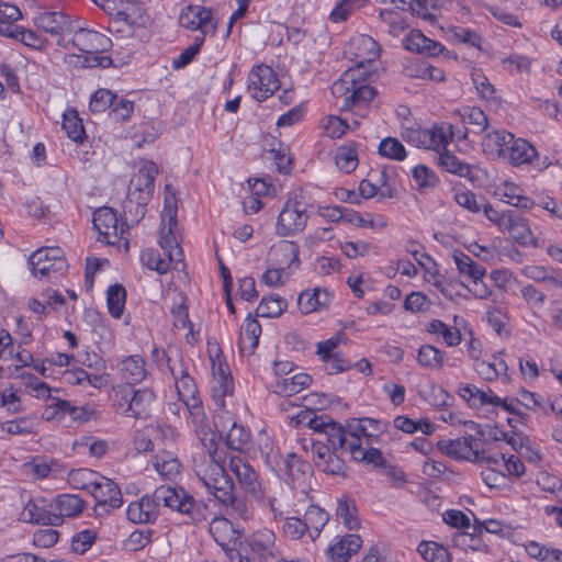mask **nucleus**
<instances>
[{"label":"nucleus","mask_w":562,"mask_h":562,"mask_svg":"<svg viewBox=\"0 0 562 562\" xmlns=\"http://www.w3.org/2000/svg\"><path fill=\"white\" fill-rule=\"evenodd\" d=\"M223 460L215 437H204L202 452L193 456V471L207 493L225 507L227 514L249 520L254 517V507L246 497L234 494L235 484L226 473Z\"/></svg>","instance_id":"obj_1"},{"label":"nucleus","mask_w":562,"mask_h":562,"mask_svg":"<svg viewBox=\"0 0 562 562\" xmlns=\"http://www.w3.org/2000/svg\"><path fill=\"white\" fill-rule=\"evenodd\" d=\"M187 515L192 521L206 519V505L196 502L191 494L182 487L159 486L153 495H145L132 502L126 508V516L134 524H151L159 515V505Z\"/></svg>","instance_id":"obj_2"},{"label":"nucleus","mask_w":562,"mask_h":562,"mask_svg":"<svg viewBox=\"0 0 562 562\" xmlns=\"http://www.w3.org/2000/svg\"><path fill=\"white\" fill-rule=\"evenodd\" d=\"M330 90L340 111H351L355 115L352 126L358 127L359 119H364L369 113V104L376 94L375 89L367 83L359 69H347Z\"/></svg>","instance_id":"obj_3"},{"label":"nucleus","mask_w":562,"mask_h":562,"mask_svg":"<svg viewBox=\"0 0 562 562\" xmlns=\"http://www.w3.org/2000/svg\"><path fill=\"white\" fill-rule=\"evenodd\" d=\"M305 419L308 427L318 436H325L326 441L334 448L347 449L348 452L351 451V446L369 445L367 424L375 423L373 419L364 418L344 428L328 415L317 416L313 411L304 412L302 420Z\"/></svg>","instance_id":"obj_4"},{"label":"nucleus","mask_w":562,"mask_h":562,"mask_svg":"<svg viewBox=\"0 0 562 562\" xmlns=\"http://www.w3.org/2000/svg\"><path fill=\"white\" fill-rule=\"evenodd\" d=\"M168 369L175 379V386L180 401L184 404L191 423L202 442V438L216 435L211 432L207 416L202 406L201 400L198 397V389L194 380L190 376L181 361L172 362L168 359Z\"/></svg>","instance_id":"obj_5"},{"label":"nucleus","mask_w":562,"mask_h":562,"mask_svg":"<svg viewBox=\"0 0 562 562\" xmlns=\"http://www.w3.org/2000/svg\"><path fill=\"white\" fill-rule=\"evenodd\" d=\"M314 209L311 196L303 190L292 192L281 209L276 233L281 237L294 236L304 231Z\"/></svg>","instance_id":"obj_6"},{"label":"nucleus","mask_w":562,"mask_h":562,"mask_svg":"<svg viewBox=\"0 0 562 562\" xmlns=\"http://www.w3.org/2000/svg\"><path fill=\"white\" fill-rule=\"evenodd\" d=\"M158 175V168L155 162L144 160L140 162L137 172L132 177L127 191V204L125 210L131 205H136V213L144 215V207L149 202L154 192V182Z\"/></svg>","instance_id":"obj_7"},{"label":"nucleus","mask_w":562,"mask_h":562,"mask_svg":"<svg viewBox=\"0 0 562 562\" xmlns=\"http://www.w3.org/2000/svg\"><path fill=\"white\" fill-rule=\"evenodd\" d=\"M32 274L38 280L58 279L68 268L64 251L59 247H43L35 250L29 259Z\"/></svg>","instance_id":"obj_8"},{"label":"nucleus","mask_w":562,"mask_h":562,"mask_svg":"<svg viewBox=\"0 0 562 562\" xmlns=\"http://www.w3.org/2000/svg\"><path fill=\"white\" fill-rule=\"evenodd\" d=\"M453 135V127L449 123L434 124L431 128H406L403 133L407 143L439 154L446 150Z\"/></svg>","instance_id":"obj_9"},{"label":"nucleus","mask_w":562,"mask_h":562,"mask_svg":"<svg viewBox=\"0 0 562 562\" xmlns=\"http://www.w3.org/2000/svg\"><path fill=\"white\" fill-rule=\"evenodd\" d=\"M159 245L165 255L176 265L183 259V251L178 241L177 207L173 196H166L165 207L161 214Z\"/></svg>","instance_id":"obj_10"},{"label":"nucleus","mask_w":562,"mask_h":562,"mask_svg":"<svg viewBox=\"0 0 562 562\" xmlns=\"http://www.w3.org/2000/svg\"><path fill=\"white\" fill-rule=\"evenodd\" d=\"M255 501L269 510L273 521L279 522L293 505V487L280 480L271 482L261 487V495L255 497Z\"/></svg>","instance_id":"obj_11"},{"label":"nucleus","mask_w":562,"mask_h":562,"mask_svg":"<svg viewBox=\"0 0 562 562\" xmlns=\"http://www.w3.org/2000/svg\"><path fill=\"white\" fill-rule=\"evenodd\" d=\"M77 20L71 19L61 10H44L34 18L35 25L56 37L57 45L70 49V41L67 38L71 35Z\"/></svg>","instance_id":"obj_12"},{"label":"nucleus","mask_w":562,"mask_h":562,"mask_svg":"<svg viewBox=\"0 0 562 562\" xmlns=\"http://www.w3.org/2000/svg\"><path fill=\"white\" fill-rule=\"evenodd\" d=\"M311 449L313 462L319 471L329 475H346L347 465L342 456L348 453L347 449L334 448L326 441L325 436L313 440Z\"/></svg>","instance_id":"obj_13"},{"label":"nucleus","mask_w":562,"mask_h":562,"mask_svg":"<svg viewBox=\"0 0 562 562\" xmlns=\"http://www.w3.org/2000/svg\"><path fill=\"white\" fill-rule=\"evenodd\" d=\"M349 53L355 63L349 69H359L361 77L368 79L372 72L371 64L380 56L379 44L371 36L360 34L350 40Z\"/></svg>","instance_id":"obj_14"},{"label":"nucleus","mask_w":562,"mask_h":562,"mask_svg":"<svg viewBox=\"0 0 562 562\" xmlns=\"http://www.w3.org/2000/svg\"><path fill=\"white\" fill-rule=\"evenodd\" d=\"M280 88L277 72L267 65L252 67L247 79L250 95L261 102L271 97Z\"/></svg>","instance_id":"obj_15"},{"label":"nucleus","mask_w":562,"mask_h":562,"mask_svg":"<svg viewBox=\"0 0 562 562\" xmlns=\"http://www.w3.org/2000/svg\"><path fill=\"white\" fill-rule=\"evenodd\" d=\"M116 213L106 206L100 207L93 213V226L99 233L98 240L108 245H115L124 238L123 225L119 227Z\"/></svg>","instance_id":"obj_16"},{"label":"nucleus","mask_w":562,"mask_h":562,"mask_svg":"<svg viewBox=\"0 0 562 562\" xmlns=\"http://www.w3.org/2000/svg\"><path fill=\"white\" fill-rule=\"evenodd\" d=\"M70 48L76 47L82 53H104L112 47V41L106 35L82 27L79 22L71 32Z\"/></svg>","instance_id":"obj_17"},{"label":"nucleus","mask_w":562,"mask_h":562,"mask_svg":"<svg viewBox=\"0 0 562 562\" xmlns=\"http://www.w3.org/2000/svg\"><path fill=\"white\" fill-rule=\"evenodd\" d=\"M179 23L182 27L191 31H200L204 35L214 34L216 22L211 9L190 4L181 10Z\"/></svg>","instance_id":"obj_18"},{"label":"nucleus","mask_w":562,"mask_h":562,"mask_svg":"<svg viewBox=\"0 0 562 562\" xmlns=\"http://www.w3.org/2000/svg\"><path fill=\"white\" fill-rule=\"evenodd\" d=\"M229 470L236 476L239 485L254 499L261 495L263 484L259 480L257 471L239 456H233L229 459Z\"/></svg>","instance_id":"obj_19"},{"label":"nucleus","mask_w":562,"mask_h":562,"mask_svg":"<svg viewBox=\"0 0 562 562\" xmlns=\"http://www.w3.org/2000/svg\"><path fill=\"white\" fill-rule=\"evenodd\" d=\"M438 449L456 460H464L473 463L480 460V447L473 436L440 440L438 442Z\"/></svg>","instance_id":"obj_20"},{"label":"nucleus","mask_w":562,"mask_h":562,"mask_svg":"<svg viewBox=\"0 0 562 562\" xmlns=\"http://www.w3.org/2000/svg\"><path fill=\"white\" fill-rule=\"evenodd\" d=\"M212 397L218 407H225V397L234 391L233 378L228 366L221 359H212Z\"/></svg>","instance_id":"obj_21"},{"label":"nucleus","mask_w":562,"mask_h":562,"mask_svg":"<svg viewBox=\"0 0 562 562\" xmlns=\"http://www.w3.org/2000/svg\"><path fill=\"white\" fill-rule=\"evenodd\" d=\"M276 533L268 528L254 532L248 539L250 551L259 559L268 561L279 557V548L276 543Z\"/></svg>","instance_id":"obj_22"},{"label":"nucleus","mask_w":562,"mask_h":562,"mask_svg":"<svg viewBox=\"0 0 562 562\" xmlns=\"http://www.w3.org/2000/svg\"><path fill=\"white\" fill-rule=\"evenodd\" d=\"M311 467L303 461L297 454L289 453L284 460L281 459L280 465L277 468L279 476L285 481L289 486H294L303 482L308 474Z\"/></svg>","instance_id":"obj_23"},{"label":"nucleus","mask_w":562,"mask_h":562,"mask_svg":"<svg viewBox=\"0 0 562 562\" xmlns=\"http://www.w3.org/2000/svg\"><path fill=\"white\" fill-rule=\"evenodd\" d=\"M458 393L471 407L477 409L491 406V412H494L495 404L501 403V397L491 389L482 390L474 384H461Z\"/></svg>","instance_id":"obj_24"},{"label":"nucleus","mask_w":562,"mask_h":562,"mask_svg":"<svg viewBox=\"0 0 562 562\" xmlns=\"http://www.w3.org/2000/svg\"><path fill=\"white\" fill-rule=\"evenodd\" d=\"M506 149L508 151L504 160L514 167L531 165L539 156L537 148L530 142L515 136Z\"/></svg>","instance_id":"obj_25"},{"label":"nucleus","mask_w":562,"mask_h":562,"mask_svg":"<svg viewBox=\"0 0 562 562\" xmlns=\"http://www.w3.org/2000/svg\"><path fill=\"white\" fill-rule=\"evenodd\" d=\"M514 134L506 130H493L485 133L482 147L483 151L492 158H505L510 143L514 139Z\"/></svg>","instance_id":"obj_26"},{"label":"nucleus","mask_w":562,"mask_h":562,"mask_svg":"<svg viewBox=\"0 0 562 562\" xmlns=\"http://www.w3.org/2000/svg\"><path fill=\"white\" fill-rule=\"evenodd\" d=\"M361 547L362 539L359 535H346L339 537L335 543L327 549V555L331 562H348Z\"/></svg>","instance_id":"obj_27"},{"label":"nucleus","mask_w":562,"mask_h":562,"mask_svg":"<svg viewBox=\"0 0 562 562\" xmlns=\"http://www.w3.org/2000/svg\"><path fill=\"white\" fill-rule=\"evenodd\" d=\"M502 231L507 232L510 237L520 246H539L537 238L533 236L530 229L528 221L517 215L514 211L512 212L509 218L506 222V225Z\"/></svg>","instance_id":"obj_28"},{"label":"nucleus","mask_w":562,"mask_h":562,"mask_svg":"<svg viewBox=\"0 0 562 562\" xmlns=\"http://www.w3.org/2000/svg\"><path fill=\"white\" fill-rule=\"evenodd\" d=\"M91 495L99 505H106L112 509H116L123 504V497L119 485L104 476L100 477V481L97 483Z\"/></svg>","instance_id":"obj_29"},{"label":"nucleus","mask_w":562,"mask_h":562,"mask_svg":"<svg viewBox=\"0 0 562 562\" xmlns=\"http://www.w3.org/2000/svg\"><path fill=\"white\" fill-rule=\"evenodd\" d=\"M335 517L349 530H357L360 528L361 519L356 501L348 494H342L337 497Z\"/></svg>","instance_id":"obj_30"},{"label":"nucleus","mask_w":562,"mask_h":562,"mask_svg":"<svg viewBox=\"0 0 562 562\" xmlns=\"http://www.w3.org/2000/svg\"><path fill=\"white\" fill-rule=\"evenodd\" d=\"M44 503L43 498L30 499L21 512V519L25 522L58 526L59 516L46 510Z\"/></svg>","instance_id":"obj_31"},{"label":"nucleus","mask_w":562,"mask_h":562,"mask_svg":"<svg viewBox=\"0 0 562 562\" xmlns=\"http://www.w3.org/2000/svg\"><path fill=\"white\" fill-rule=\"evenodd\" d=\"M331 294L326 289H307L300 293L297 305L303 314H311L329 304Z\"/></svg>","instance_id":"obj_32"},{"label":"nucleus","mask_w":562,"mask_h":562,"mask_svg":"<svg viewBox=\"0 0 562 562\" xmlns=\"http://www.w3.org/2000/svg\"><path fill=\"white\" fill-rule=\"evenodd\" d=\"M50 507L54 509V516H59V524H61L65 517L71 518L79 516L85 508V502L78 495L61 494L53 501Z\"/></svg>","instance_id":"obj_33"},{"label":"nucleus","mask_w":562,"mask_h":562,"mask_svg":"<svg viewBox=\"0 0 562 562\" xmlns=\"http://www.w3.org/2000/svg\"><path fill=\"white\" fill-rule=\"evenodd\" d=\"M120 373L122 380L127 384H137L147 376L145 359L138 355L125 357L120 364Z\"/></svg>","instance_id":"obj_34"},{"label":"nucleus","mask_w":562,"mask_h":562,"mask_svg":"<svg viewBox=\"0 0 562 562\" xmlns=\"http://www.w3.org/2000/svg\"><path fill=\"white\" fill-rule=\"evenodd\" d=\"M0 34L18 40L25 46L34 49H43L48 44L47 40L35 31L19 27L16 25L2 26L0 24Z\"/></svg>","instance_id":"obj_35"},{"label":"nucleus","mask_w":562,"mask_h":562,"mask_svg":"<svg viewBox=\"0 0 562 562\" xmlns=\"http://www.w3.org/2000/svg\"><path fill=\"white\" fill-rule=\"evenodd\" d=\"M303 520L307 527L308 538L315 542L329 521V514L317 505H310L303 515Z\"/></svg>","instance_id":"obj_36"},{"label":"nucleus","mask_w":562,"mask_h":562,"mask_svg":"<svg viewBox=\"0 0 562 562\" xmlns=\"http://www.w3.org/2000/svg\"><path fill=\"white\" fill-rule=\"evenodd\" d=\"M155 394L149 389L136 390L128 402L126 414L134 418H146L149 416L150 407L154 404Z\"/></svg>","instance_id":"obj_37"},{"label":"nucleus","mask_w":562,"mask_h":562,"mask_svg":"<svg viewBox=\"0 0 562 562\" xmlns=\"http://www.w3.org/2000/svg\"><path fill=\"white\" fill-rule=\"evenodd\" d=\"M496 195L505 203L520 209L528 210L535 204L533 200L522 194L521 188L509 181H505L496 188Z\"/></svg>","instance_id":"obj_38"},{"label":"nucleus","mask_w":562,"mask_h":562,"mask_svg":"<svg viewBox=\"0 0 562 562\" xmlns=\"http://www.w3.org/2000/svg\"><path fill=\"white\" fill-rule=\"evenodd\" d=\"M312 378L306 373H297L289 378L278 380L273 385L274 393L282 396H292L308 387Z\"/></svg>","instance_id":"obj_39"},{"label":"nucleus","mask_w":562,"mask_h":562,"mask_svg":"<svg viewBox=\"0 0 562 562\" xmlns=\"http://www.w3.org/2000/svg\"><path fill=\"white\" fill-rule=\"evenodd\" d=\"M153 465L158 474L165 480H175L181 471V463L178 458L169 451H161L155 456Z\"/></svg>","instance_id":"obj_40"},{"label":"nucleus","mask_w":562,"mask_h":562,"mask_svg":"<svg viewBox=\"0 0 562 562\" xmlns=\"http://www.w3.org/2000/svg\"><path fill=\"white\" fill-rule=\"evenodd\" d=\"M101 476L97 471L80 468L71 470L68 473L67 481L72 488L85 490L91 494Z\"/></svg>","instance_id":"obj_41"},{"label":"nucleus","mask_w":562,"mask_h":562,"mask_svg":"<svg viewBox=\"0 0 562 562\" xmlns=\"http://www.w3.org/2000/svg\"><path fill=\"white\" fill-rule=\"evenodd\" d=\"M452 259L459 273L471 281L484 278L486 274V269L483 266L476 263L469 255L462 251H453Z\"/></svg>","instance_id":"obj_42"},{"label":"nucleus","mask_w":562,"mask_h":562,"mask_svg":"<svg viewBox=\"0 0 562 562\" xmlns=\"http://www.w3.org/2000/svg\"><path fill=\"white\" fill-rule=\"evenodd\" d=\"M261 334V325L250 314L246 317L240 337L239 345L244 350L254 352L258 346V340Z\"/></svg>","instance_id":"obj_43"},{"label":"nucleus","mask_w":562,"mask_h":562,"mask_svg":"<svg viewBox=\"0 0 562 562\" xmlns=\"http://www.w3.org/2000/svg\"><path fill=\"white\" fill-rule=\"evenodd\" d=\"M258 449L265 464L272 471L281 463V456L274 441L267 435H260L258 438Z\"/></svg>","instance_id":"obj_44"},{"label":"nucleus","mask_w":562,"mask_h":562,"mask_svg":"<svg viewBox=\"0 0 562 562\" xmlns=\"http://www.w3.org/2000/svg\"><path fill=\"white\" fill-rule=\"evenodd\" d=\"M427 331L440 336L449 347H456L461 342V334L457 327L449 326L440 319H432L427 325Z\"/></svg>","instance_id":"obj_45"},{"label":"nucleus","mask_w":562,"mask_h":562,"mask_svg":"<svg viewBox=\"0 0 562 562\" xmlns=\"http://www.w3.org/2000/svg\"><path fill=\"white\" fill-rule=\"evenodd\" d=\"M417 551L427 562H452L449 550L435 541L420 542Z\"/></svg>","instance_id":"obj_46"},{"label":"nucleus","mask_w":562,"mask_h":562,"mask_svg":"<svg viewBox=\"0 0 562 562\" xmlns=\"http://www.w3.org/2000/svg\"><path fill=\"white\" fill-rule=\"evenodd\" d=\"M63 130L66 132L67 136L76 143H82L86 138V132L82 125V120L74 110H68L64 113Z\"/></svg>","instance_id":"obj_47"},{"label":"nucleus","mask_w":562,"mask_h":562,"mask_svg":"<svg viewBox=\"0 0 562 562\" xmlns=\"http://www.w3.org/2000/svg\"><path fill=\"white\" fill-rule=\"evenodd\" d=\"M126 301V290L121 284L110 285L106 291V304L109 313L114 318L122 316Z\"/></svg>","instance_id":"obj_48"},{"label":"nucleus","mask_w":562,"mask_h":562,"mask_svg":"<svg viewBox=\"0 0 562 562\" xmlns=\"http://www.w3.org/2000/svg\"><path fill=\"white\" fill-rule=\"evenodd\" d=\"M286 301L279 295H269L263 297L256 313L259 317L273 318L280 316L286 308Z\"/></svg>","instance_id":"obj_49"},{"label":"nucleus","mask_w":562,"mask_h":562,"mask_svg":"<svg viewBox=\"0 0 562 562\" xmlns=\"http://www.w3.org/2000/svg\"><path fill=\"white\" fill-rule=\"evenodd\" d=\"M462 122L471 126V131L475 134L483 133L487 130V116L486 114L476 106L464 108L460 112Z\"/></svg>","instance_id":"obj_50"},{"label":"nucleus","mask_w":562,"mask_h":562,"mask_svg":"<svg viewBox=\"0 0 562 562\" xmlns=\"http://www.w3.org/2000/svg\"><path fill=\"white\" fill-rule=\"evenodd\" d=\"M358 153L353 144L340 146L335 155L336 166L344 172L350 173L358 166Z\"/></svg>","instance_id":"obj_51"},{"label":"nucleus","mask_w":562,"mask_h":562,"mask_svg":"<svg viewBox=\"0 0 562 562\" xmlns=\"http://www.w3.org/2000/svg\"><path fill=\"white\" fill-rule=\"evenodd\" d=\"M439 165L447 171L460 177H469L471 175V166L461 161L456 155L445 150L439 154Z\"/></svg>","instance_id":"obj_52"},{"label":"nucleus","mask_w":562,"mask_h":562,"mask_svg":"<svg viewBox=\"0 0 562 562\" xmlns=\"http://www.w3.org/2000/svg\"><path fill=\"white\" fill-rule=\"evenodd\" d=\"M140 260L146 268L155 270L159 274L167 273L171 263H175V261H171L169 258H162L159 251L154 248L144 249L140 254Z\"/></svg>","instance_id":"obj_53"},{"label":"nucleus","mask_w":562,"mask_h":562,"mask_svg":"<svg viewBox=\"0 0 562 562\" xmlns=\"http://www.w3.org/2000/svg\"><path fill=\"white\" fill-rule=\"evenodd\" d=\"M381 23L392 36H400L407 27L404 18L392 10H381L379 13Z\"/></svg>","instance_id":"obj_54"},{"label":"nucleus","mask_w":562,"mask_h":562,"mask_svg":"<svg viewBox=\"0 0 562 562\" xmlns=\"http://www.w3.org/2000/svg\"><path fill=\"white\" fill-rule=\"evenodd\" d=\"M378 153L385 158L402 161L406 157L404 145L395 137L383 138L378 147Z\"/></svg>","instance_id":"obj_55"},{"label":"nucleus","mask_w":562,"mask_h":562,"mask_svg":"<svg viewBox=\"0 0 562 562\" xmlns=\"http://www.w3.org/2000/svg\"><path fill=\"white\" fill-rule=\"evenodd\" d=\"M445 352L430 346L424 345L418 350L417 361L422 367L437 369L443 363Z\"/></svg>","instance_id":"obj_56"},{"label":"nucleus","mask_w":562,"mask_h":562,"mask_svg":"<svg viewBox=\"0 0 562 562\" xmlns=\"http://www.w3.org/2000/svg\"><path fill=\"white\" fill-rule=\"evenodd\" d=\"M281 521H283L281 531L288 539L300 540L303 536L307 535V527L303 518L284 515Z\"/></svg>","instance_id":"obj_57"},{"label":"nucleus","mask_w":562,"mask_h":562,"mask_svg":"<svg viewBox=\"0 0 562 562\" xmlns=\"http://www.w3.org/2000/svg\"><path fill=\"white\" fill-rule=\"evenodd\" d=\"M69 402L54 398L43 411V418L47 422L66 423L68 418Z\"/></svg>","instance_id":"obj_58"},{"label":"nucleus","mask_w":562,"mask_h":562,"mask_svg":"<svg viewBox=\"0 0 562 562\" xmlns=\"http://www.w3.org/2000/svg\"><path fill=\"white\" fill-rule=\"evenodd\" d=\"M36 422L31 417L8 420L1 425L2 431L10 435H30L35 432Z\"/></svg>","instance_id":"obj_59"},{"label":"nucleus","mask_w":562,"mask_h":562,"mask_svg":"<svg viewBox=\"0 0 562 562\" xmlns=\"http://www.w3.org/2000/svg\"><path fill=\"white\" fill-rule=\"evenodd\" d=\"M368 445L351 446V451L348 453L355 461H363L374 465H381L383 463V457L379 449L367 448Z\"/></svg>","instance_id":"obj_60"},{"label":"nucleus","mask_w":562,"mask_h":562,"mask_svg":"<svg viewBox=\"0 0 562 562\" xmlns=\"http://www.w3.org/2000/svg\"><path fill=\"white\" fill-rule=\"evenodd\" d=\"M322 127L328 137L340 138L351 125L339 116L328 115L322 120Z\"/></svg>","instance_id":"obj_61"},{"label":"nucleus","mask_w":562,"mask_h":562,"mask_svg":"<svg viewBox=\"0 0 562 562\" xmlns=\"http://www.w3.org/2000/svg\"><path fill=\"white\" fill-rule=\"evenodd\" d=\"M522 276L526 278L533 280L536 282H546L553 285H559L560 281L555 278L551 271L543 266L538 265H528L521 269Z\"/></svg>","instance_id":"obj_62"},{"label":"nucleus","mask_w":562,"mask_h":562,"mask_svg":"<svg viewBox=\"0 0 562 562\" xmlns=\"http://www.w3.org/2000/svg\"><path fill=\"white\" fill-rule=\"evenodd\" d=\"M368 0H341L331 11L329 19L335 22H342L356 10L360 9Z\"/></svg>","instance_id":"obj_63"},{"label":"nucleus","mask_w":562,"mask_h":562,"mask_svg":"<svg viewBox=\"0 0 562 562\" xmlns=\"http://www.w3.org/2000/svg\"><path fill=\"white\" fill-rule=\"evenodd\" d=\"M413 179L419 190L432 189L438 183L435 172L425 165L416 166L413 169Z\"/></svg>","instance_id":"obj_64"}]
</instances>
